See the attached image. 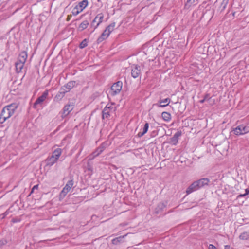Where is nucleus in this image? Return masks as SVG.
<instances>
[{
  "instance_id": "nucleus-16",
  "label": "nucleus",
  "mask_w": 249,
  "mask_h": 249,
  "mask_svg": "<svg viewBox=\"0 0 249 249\" xmlns=\"http://www.w3.org/2000/svg\"><path fill=\"white\" fill-rule=\"evenodd\" d=\"M127 234L123 235V236H120L119 237H116L115 238H114L112 240L111 242L114 245H118L120 243L123 242V239L126 236Z\"/></svg>"
},
{
  "instance_id": "nucleus-33",
  "label": "nucleus",
  "mask_w": 249,
  "mask_h": 249,
  "mask_svg": "<svg viewBox=\"0 0 249 249\" xmlns=\"http://www.w3.org/2000/svg\"><path fill=\"white\" fill-rule=\"evenodd\" d=\"M71 13L73 16H76L79 14L78 11L75 7L72 9Z\"/></svg>"
},
{
  "instance_id": "nucleus-35",
  "label": "nucleus",
  "mask_w": 249,
  "mask_h": 249,
  "mask_svg": "<svg viewBox=\"0 0 249 249\" xmlns=\"http://www.w3.org/2000/svg\"><path fill=\"white\" fill-rule=\"evenodd\" d=\"M9 209H8L6 212H5L3 213V217H2V219L4 218L6 216L9 214Z\"/></svg>"
},
{
  "instance_id": "nucleus-32",
  "label": "nucleus",
  "mask_w": 249,
  "mask_h": 249,
  "mask_svg": "<svg viewBox=\"0 0 249 249\" xmlns=\"http://www.w3.org/2000/svg\"><path fill=\"white\" fill-rule=\"evenodd\" d=\"M70 112L69 110H63L61 113L62 117L64 118L67 116L70 113Z\"/></svg>"
},
{
  "instance_id": "nucleus-24",
  "label": "nucleus",
  "mask_w": 249,
  "mask_h": 249,
  "mask_svg": "<svg viewBox=\"0 0 249 249\" xmlns=\"http://www.w3.org/2000/svg\"><path fill=\"white\" fill-rule=\"evenodd\" d=\"M88 4V1L87 0H83V1L80 2L78 3V6L82 8L83 10H84Z\"/></svg>"
},
{
  "instance_id": "nucleus-18",
  "label": "nucleus",
  "mask_w": 249,
  "mask_h": 249,
  "mask_svg": "<svg viewBox=\"0 0 249 249\" xmlns=\"http://www.w3.org/2000/svg\"><path fill=\"white\" fill-rule=\"evenodd\" d=\"M27 56L28 55L27 52L25 51H23L20 53L18 60L21 62L25 63L27 60Z\"/></svg>"
},
{
  "instance_id": "nucleus-20",
  "label": "nucleus",
  "mask_w": 249,
  "mask_h": 249,
  "mask_svg": "<svg viewBox=\"0 0 249 249\" xmlns=\"http://www.w3.org/2000/svg\"><path fill=\"white\" fill-rule=\"evenodd\" d=\"M149 128V124L146 123L145 124L143 128V131L142 132H139L138 134L139 137H141L143 136L148 131Z\"/></svg>"
},
{
  "instance_id": "nucleus-3",
  "label": "nucleus",
  "mask_w": 249,
  "mask_h": 249,
  "mask_svg": "<svg viewBox=\"0 0 249 249\" xmlns=\"http://www.w3.org/2000/svg\"><path fill=\"white\" fill-rule=\"evenodd\" d=\"M232 132L236 135H244L249 132V127L241 124L234 128Z\"/></svg>"
},
{
  "instance_id": "nucleus-13",
  "label": "nucleus",
  "mask_w": 249,
  "mask_h": 249,
  "mask_svg": "<svg viewBox=\"0 0 249 249\" xmlns=\"http://www.w3.org/2000/svg\"><path fill=\"white\" fill-rule=\"evenodd\" d=\"M181 135L180 131H177L170 139V142L174 145H176L178 142L179 137Z\"/></svg>"
},
{
  "instance_id": "nucleus-44",
  "label": "nucleus",
  "mask_w": 249,
  "mask_h": 249,
  "mask_svg": "<svg viewBox=\"0 0 249 249\" xmlns=\"http://www.w3.org/2000/svg\"><path fill=\"white\" fill-rule=\"evenodd\" d=\"M2 217H3V214L0 215V218L2 219Z\"/></svg>"
},
{
  "instance_id": "nucleus-45",
  "label": "nucleus",
  "mask_w": 249,
  "mask_h": 249,
  "mask_svg": "<svg viewBox=\"0 0 249 249\" xmlns=\"http://www.w3.org/2000/svg\"><path fill=\"white\" fill-rule=\"evenodd\" d=\"M95 26H96V25L94 24V26H93L92 27H94ZM94 30H95V29H94Z\"/></svg>"
},
{
  "instance_id": "nucleus-5",
  "label": "nucleus",
  "mask_w": 249,
  "mask_h": 249,
  "mask_svg": "<svg viewBox=\"0 0 249 249\" xmlns=\"http://www.w3.org/2000/svg\"><path fill=\"white\" fill-rule=\"evenodd\" d=\"M76 84V82L74 81H71L69 82L64 86L61 87L60 89V93L61 94H64L70 91V90L72 89L74 87H75Z\"/></svg>"
},
{
  "instance_id": "nucleus-11",
  "label": "nucleus",
  "mask_w": 249,
  "mask_h": 249,
  "mask_svg": "<svg viewBox=\"0 0 249 249\" xmlns=\"http://www.w3.org/2000/svg\"><path fill=\"white\" fill-rule=\"evenodd\" d=\"M199 189L196 181H194L186 189V193L187 195Z\"/></svg>"
},
{
  "instance_id": "nucleus-31",
  "label": "nucleus",
  "mask_w": 249,
  "mask_h": 249,
  "mask_svg": "<svg viewBox=\"0 0 249 249\" xmlns=\"http://www.w3.org/2000/svg\"><path fill=\"white\" fill-rule=\"evenodd\" d=\"M6 107H14L15 108H17L18 107V106L17 103L11 104L9 105L4 107L3 109H5Z\"/></svg>"
},
{
  "instance_id": "nucleus-21",
  "label": "nucleus",
  "mask_w": 249,
  "mask_h": 249,
  "mask_svg": "<svg viewBox=\"0 0 249 249\" xmlns=\"http://www.w3.org/2000/svg\"><path fill=\"white\" fill-rule=\"evenodd\" d=\"M163 119L165 121H169L171 119V114L167 112H163L161 114Z\"/></svg>"
},
{
  "instance_id": "nucleus-4",
  "label": "nucleus",
  "mask_w": 249,
  "mask_h": 249,
  "mask_svg": "<svg viewBox=\"0 0 249 249\" xmlns=\"http://www.w3.org/2000/svg\"><path fill=\"white\" fill-rule=\"evenodd\" d=\"M73 185V180H70L67 182L65 187L63 188L62 190L60 193V197L63 198L67 194V193L71 190V188Z\"/></svg>"
},
{
  "instance_id": "nucleus-26",
  "label": "nucleus",
  "mask_w": 249,
  "mask_h": 249,
  "mask_svg": "<svg viewBox=\"0 0 249 249\" xmlns=\"http://www.w3.org/2000/svg\"><path fill=\"white\" fill-rule=\"evenodd\" d=\"M165 207V205L163 203H160L156 209V213H158L160 211H161L163 208Z\"/></svg>"
},
{
  "instance_id": "nucleus-15",
  "label": "nucleus",
  "mask_w": 249,
  "mask_h": 249,
  "mask_svg": "<svg viewBox=\"0 0 249 249\" xmlns=\"http://www.w3.org/2000/svg\"><path fill=\"white\" fill-rule=\"evenodd\" d=\"M24 63H23V62H21L19 60H18L17 63H16L15 67H16V71L17 72L19 73L21 71L24 67Z\"/></svg>"
},
{
  "instance_id": "nucleus-27",
  "label": "nucleus",
  "mask_w": 249,
  "mask_h": 249,
  "mask_svg": "<svg viewBox=\"0 0 249 249\" xmlns=\"http://www.w3.org/2000/svg\"><path fill=\"white\" fill-rule=\"evenodd\" d=\"M109 116V113L108 110H103L102 111V118L103 119H105V118H107Z\"/></svg>"
},
{
  "instance_id": "nucleus-7",
  "label": "nucleus",
  "mask_w": 249,
  "mask_h": 249,
  "mask_svg": "<svg viewBox=\"0 0 249 249\" xmlns=\"http://www.w3.org/2000/svg\"><path fill=\"white\" fill-rule=\"evenodd\" d=\"M48 96V91H45L42 94L39 96L36 100L34 105V107H37L38 105H41L47 99Z\"/></svg>"
},
{
  "instance_id": "nucleus-8",
  "label": "nucleus",
  "mask_w": 249,
  "mask_h": 249,
  "mask_svg": "<svg viewBox=\"0 0 249 249\" xmlns=\"http://www.w3.org/2000/svg\"><path fill=\"white\" fill-rule=\"evenodd\" d=\"M131 69L132 76L134 78L138 77L141 74L140 66L137 65H133L131 67Z\"/></svg>"
},
{
  "instance_id": "nucleus-10",
  "label": "nucleus",
  "mask_w": 249,
  "mask_h": 249,
  "mask_svg": "<svg viewBox=\"0 0 249 249\" xmlns=\"http://www.w3.org/2000/svg\"><path fill=\"white\" fill-rule=\"evenodd\" d=\"M169 103L170 99L169 98H166L158 103L153 104L152 108L164 107L168 105Z\"/></svg>"
},
{
  "instance_id": "nucleus-29",
  "label": "nucleus",
  "mask_w": 249,
  "mask_h": 249,
  "mask_svg": "<svg viewBox=\"0 0 249 249\" xmlns=\"http://www.w3.org/2000/svg\"><path fill=\"white\" fill-rule=\"evenodd\" d=\"M212 98V97H211L209 94H206L204 96V99L201 100L200 102L201 103L206 102V101H209V98Z\"/></svg>"
},
{
  "instance_id": "nucleus-39",
  "label": "nucleus",
  "mask_w": 249,
  "mask_h": 249,
  "mask_svg": "<svg viewBox=\"0 0 249 249\" xmlns=\"http://www.w3.org/2000/svg\"><path fill=\"white\" fill-rule=\"evenodd\" d=\"M37 188H38V185H35V186L33 187V188H32V190L31 193H32V192L34 191V190L35 189H37Z\"/></svg>"
},
{
  "instance_id": "nucleus-9",
  "label": "nucleus",
  "mask_w": 249,
  "mask_h": 249,
  "mask_svg": "<svg viewBox=\"0 0 249 249\" xmlns=\"http://www.w3.org/2000/svg\"><path fill=\"white\" fill-rule=\"evenodd\" d=\"M107 145V142H104L102 143L100 146L97 148V149L92 153L93 158H94L102 153V152L106 149Z\"/></svg>"
},
{
  "instance_id": "nucleus-38",
  "label": "nucleus",
  "mask_w": 249,
  "mask_h": 249,
  "mask_svg": "<svg viewBox=\"0 0 249 249\" xmlns=\"http://www.w3.org/2000/svg\"><path fill=\"white\" fill-rule=\"evenodd\" d=\"M246 195H245V194H240L237 197L238 198H240V197H244Z\"/></svg>"
},
{
  "instance_id": "nucleus-42",
  "label": "nucleus",
  "mask_w": 249,
  "mask_h": 249,
  "mask_svg": "<svg viewBox=\"0 0 249 249\" xmlns=\"http://www.w3.org/2000/svg\"><path fill=\"white\" fill-rule=\"evenodd\" d=\"M225 249H231L230 246L229 245H225Z\"/></svg>"
},
{
  "instance_id": "nucleus-17",
  "label": "nucleus",
  "mask_w": 249,
  "mask_h": 249,
  "mask_svg": "<svg viewBox=\"0 0 249 249\" xmlns=\"http://www.w3.org/2000/svg\"><path fill=\"white\" fill-rule=\"evenodd\" d=\"M104 18V15L103 13H99L95 17V19L98 20V22L96 26L94 27V29H96L99 25L103 22Z\"/></svg>"
},
{
  "instance_id": "nucleus-23",
  "label": "nucleus",
  "mask_w": 249,
  "mask_h": 249,
  "mask_svg": "<svg viewBox=\"0 0 249 249\" xmlns=\"http://www.w3.org/2000/svg\"><path fill=\"white\" fill-rule=\"evenodd\" d=\"M239 238L241 240L249 239V232L247 231L243 232L240 235Z\"/></svg>"
},
{
  "instance_id": "nucleus-19",
  "label": "nucleus",
  "mask_w": 249,
  "mask_h": 249,
  "mask_svg": "<svg viewBox=\"0 0 249 249\" xmlns=\"http://www.w3.org/2000/svg\"><path fill=\"white\" fill-rule=\"evenodd\" d=\"M89 24V22L87 20L83 21L79 26L78 29L80 31H83L86 29Z\"/></svg>"
},
{
  "instance_id": "nucleus-37",
  "label": "nucleus",
  "mask_w": 249,
  "mask_h": 249,
  "mask_svg": "<svg viewBox=\"0 0 249 249\" xmlns=\"http://www.w3.org/2000/svg\"><path fill=\"white\" fill-rule=\"evenodd\" d=\"M208 249H217V248L214 245L210 244L208 246Z\"/></svg>"
},
{
  "instance_id": "nucleus-25",
  "label": "nucleus",
  "mask_w": 249,
  "mask_h": 249,
  "mask_svg": "<svg viewBox=\"0 0 249 249\" xmlns=\"http://www.w3.org/2000/svg\"><path fill=\"white\" fill-rule=\"evenodd\" d=\"M115 26V23L113 22L109 24L106 28V30L110 34L114 29V27Z\"/></svg>"
},
{
  "instance_id": "nucleus-14",
  "label": "nucleus",
  "mask_w": 249,
  "mask_h": 249,
  "mask_svg": "<svg viewBox=\"0 0 249 249\" xmlns=\"http://www.w3.org/2000/svg\"><path fill=\"white\" fill-rule=\"evenodd\" d=\"M110 34L108 33V32L105 29L104 32L102 33L101 35L98 37L97 39L98 43H101L103 40L107 39Z\"/></svg>"
},
{
  "instance_id": "nucleus-28",
  "label": "nucleus",
  "mask_w": 249,
  "mask_h": 249,
  "mask_svg": "<svg viewBox=\"0 0 249 249\" xmlns=\"http://www.w3.org/2000/svg\"><path fill=\"white\" fill-rule=\"evenodd\" d=\"M88 45V42L87 39H84L81 43L80 44L79 47L81 49H83L86 47Z\"/></svg>"
},
{
  "instance_id": "nucleus-36",
  "label": "nucleus",
  "mask_w": 249,
  "mask_h": 249,
  "mask_svg": "<svg viewBox=\"0 0 249 249\" xmlns=\"http://www.w3.org/2000/svg\"><path fill=\"white\" fill-rule=\"evenodd\" d=\"M74 7L78 11L79 13H81L83 10L78 6V5H76Z\"/></svg>"
},
{
  "instance_id": "nucleus-12",
  "label": "nucleus",
  "mask_w": 249,
  "mask_h": 249,
  "mask_svg": "<svg viewBox=\"0 0 249 249\" xmlns=\"http://www.w3.org/2000/svg\"><path fill=\"white\" fill-rule=\"evenodd\" d=\"M199 189L204 187L206 185H208L210 182L209 179L207 178H202L196 181Z\"/></svg>"
},
{
  "instance_id": "nucleus-22",
  "label": "nucleus",
  "mask_w": 249,
  "mask_h": 249,
  "mask_svg": "<svg viewBox=\"0 0 249 249\" xmlns=\"http://www.w3.org/2000/svg\"><path fill=\"white\" fill-rule=\"evenodd\" d=\"M197 3V0H187L185 4L186 7H190L192 6L196 5Z\"/></svg>"
},
{
  "instance_id": "nucleus-43",
  "label": "nucleus",
  "mask_w": 249,
  "mask_h": 249,
  "mask_svg": "<svg viewBox=\"0 0 249 249\" xmlns=\"http://www.w3.org/2000/svg\"><path fill=\"white\" fill-rule=\"evenodd\" d=\"M104 109H110V107H108L107 105L104 108Z\"/></svg>"
},
{
  "instance_id": "nucleus-41",
  "label": "nucleus",
  "mask_w": 249,
  "mask_h": 249,
  "mask_svg": "<svg viewBox=\"0 0 249 249\" xmlns=\"http://www.w3.org/2000/svg\"><path fill=\"white\" fill-rule=\"evenodd\" d=\"M245 192H245V195H246V196H247V195H248L249 194V189H246L245 190Z\"/></svg>"
},
{
  "instance_id": "nucleus-40",
  "label": "nucleus",
  "mask_w": 249,
  "mask_h": 249,
  "mask_svg": "<svg viewBox=\"0 0 249 249\" xmlns=\"http://www.w3.org/2000/svg\"><path fill=\"white\" fill-rule=\"evenodd\" d=\"M97 20V19H95V18L91 23V26H94V23L96 22Z\"/></svg>"
},
{
  "instance_id": "nucleus-1",
  "label": "nucleus",
  "mask_w": 249,
  "mask_h": 249,
  "mask_svg": "<svg viewBox=\"0 0 249 249\" xmlns=\"http://www.w3.org/2000/svg\"><path fill=\"white\" fill-rule=\"evenodd\" d=\"M62 153V150L60 148L56 149L53 153L52 155L48 157L46 160V165L49 166H52L55 163L57 162L58 158Z\"/></svg>"
},
{
  "instance_id": "nucleus-30",
  "label": "nucleus",
  "mask_w": 249,
  "mask_h": 249,
  "mask_svg": "<svg viewBox=\"0 0 249 249\" xmlns=\"http://www.w3.org/2000/svg\"><path fill=\"white\" fill-rule=\"evenodd\" d=\"M205 103L207 104H209L210 105H213L215 103V100L213 98H209L208 101H206Z\"/></svg>"
},
{
  "instance_id": "nucleus-6",
  "label": "nucleus",
  "mask_w": 249,
  "mask_h": 249,
  "mask_svg": "<svg viewBox=\"0 0 249 249\" xmlns=\"http://www.w3.org/2000/svg\"><path fill=\"white\" fill-rule=\"evenodd\" d=\"M14 110H2L0 117V122L4 123L6 119L9 118L14 114Z\"/></svg>"
},
{
  "instance_id": "nucleus-2",
  "label": "nucleus",
  "mask_w": 249,
  "mask_h": 249,
  "mask_svg": "<svg viewBox=\"0 0 249 249\" xmlns=\"http://www.w3.org/2000/svg\"><path fill=\"white\" fill-rule=\"evenodd\" d=\"M123 83L121 81H118L114 83L108 91V95L114 96L118 94L122 89Z\"/></svg>"
},
{
  "instance_id": "nucleus-34",
  "label": "nucleus",
  "mask_w": 249,
  "mask_h": 249,
  "mask_svg": "<svg viewBox=\"0 0 249 249\" xmlns=\"http://www.w3.org/2000/svg\"><path fill=\"white\" fill-rule=\"evenodd\" d=\"M228 1L229 0H223L221 3V5L223 6V8H225L228 3Z\"/></svg>"
}]
</instances>
